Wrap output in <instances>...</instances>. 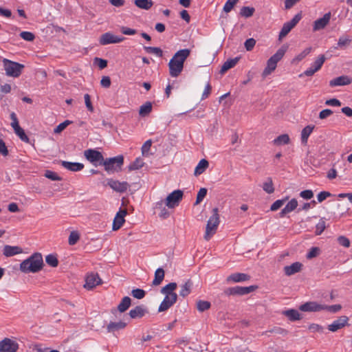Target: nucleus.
I'll list each match as a JSON object with an SVG mask.
<instances>
[{"instance_id": "obj_1", "label": "nucleus", "mask_w": 352, "mask_h": 352, "mask_svg": "<svg viewBox=\"0 0 352 352\" xmlns=\"http://www.w3.org/2000/svg\"><path fill=\"white\" fill-rule=\"evenodd\" d=\"M190 54V50L189 49H183L177 51L174 54L168 63L170 76L175 78L179 76L183 71L184 63Z\"/></svg>"}, {"instance_id": "obj_2", "label": "nucleus", "mask_w": 352, "mask_h": 352, "mask_svg": "<svg viewBox=\"0 0 352 352\" xmlns=\"http://www.w3.org/2000/svg\"><path fill=\"white\" fill-rule=\"evenodd\" d=\"M43 265V260L41 253H34L20 264V270L24 273H36L40 271Z\"/></svg>"}, {"instance_id": "obj_3", "label": "nucleus", "mask_w": 352, "mask_h": 352, "mask_svg": "<svg viewBox=\"0 0 352 352\" xmlns=\"http://www.w3.org/2000/svg\"><path fill=\"white\" fill-rule=\"evenodd\" d=\"M287 47H281L267 61V66L263 72L262 76L266 77L274 72L277 66V63L284 56Z\"/></svg>"}, {"instance_id": "obj_4", "label": "nucleus", "mask_w": 352, "mask_h": 352, "mask_svg": "<svg viewBox=\"0 0 352 352\" xmlns=\"http://www.w3.org/2000/svg\"><path fill=\"white\" fill-rule=\"evenodd\" d=\"M124 164V157L118 155L113 157L104 159L102 165L104 166V170L109 174L118 172Z\"/></svg>"}, {"instance_id": "obj_5", "label": "nucleus", "mask_w": 352, "mask_h": 352, "mask_svg": "<svg viewBox=\"0 0 352 352\" xmlns=\"http://www.w3.org/2000/svg\"><path fill=\"white\" fill-rule=\"evenodd\" d=\"M219 222V210L217 208H214L212 210V215L210 217L206 224L204 235V239L208 241L211 236L216 232Z\"/></svg>"}, {"instance_id": "obj_6", "label": "nucleus", "mask_w": 352, "mask_h": 352, "mask_svg": "<svg viewBox=\"0 0 352 352\" xmlns=\"http://www.w3.org/2000/svg\"><path fill=\"white\" fill-rule=\"evenodd\" d=\"M3 64L6 75L14 78L19 77L24 68L23 64L10 60L7 58L3 59Z\"/></svg>"}, {"instance_id": "obj_7", "label": "nucleus", "mask_w": 352, "mask_h": 352, "mask_svg": "<svg viewBox=\"0 0 352 352\" xmlns=\"http://www.w3.org/2000/svg\"><path fill=\"white\" fill-rule=\"evenodd\" d=\"M257 286L251 285L249 287L236 286L227 288L224 292L227 296H243L254 292Z\"/></svg>"}, {"instance_id": "obj_8", "label": "nucleus", "mask_w": 352, "mask_h": 352, "mask_svg": "<svg viewBox=\"0 0 352 352\" xmlns=\"http://www.w3.org/2000/svg\"><path fill=\"white\" fill-rule=\"evenodd\" d=\"M301 18V14L298 13L296 14L292 20L285 23L279 33L278 39L281 40L283 38L285 37L288 33L297 25Z\"/></svg>"}, {"instance_id": "obj_9", "label": "nucleus", "mask_w": 352, "mask_h": 352, "mask_svg": "<svg viewBox=\"0 0 352 352\" xmlns=\"http://www.w3.org/2000/svg\"><path fill=\"white\" fill-rule=\"evenodd\" d=\"M84 155L88 161L95 166H97L98 164L102 165L104 160L102 153L95 149L89 148L85 150L84 151Z\"/></svg>"}, {"instance_id": "obj_10", "label": "nucleus", "mask_w": 352, "mask_h": 352, "mask_svg": "<svg viewBox=\"0 0 352 352\" xmlns=\"http://www.w3.org/2000/svg\"><path fill=\"white\" fill-rule=\"evenodd\" d=\"M182 197L183 191L175 190L167 196L165 200V205L169 208H173L179 205Z\"/></svg>"}, {"instance_id": "obj_11", "label": "nucleus", "mask_w": 352, "mask_h": 352, "mask_svg": "<svg viewBox=\"0 0 352 352\" xmlns=\"http://www.w3.org/2000/svg\"><path fill=\"white\" fill-rule=\"evenodd\" d=\"M125 39L123 36H118L111 32H106L102 34L99 38V43L102 45H107L112 43H119Z\"/></svg>"}, {"instance_id": "obj_12", "label": "nucleus", "mask_w": 352, "mask_h": 352, "mask_svg": "<svg viewBox=\"0 0 352 352\" xmlns=\"http://www.w3.org/2000/svg\"><path fill=\"white\" fill-rule=\"evenodd\" d=\"M349 318L346 316H342L337 320H335L331 324H329L327 329L331 332H336L339 329L349 326Z\"/></svg>"}, {"instance_id": "obj_13", "label": "nucleus", "mask_w": 352, "mask_h": 352, "mask_svg": "<svg viewBox=\"0 0 352 352\" xmlns=\"http://www.w3.org/2000/svg\"><path fill=\"white\" fill-rule=\"evenodd\" d=\"M19 344L10 338H5L0 342V352H16Z\"/></svg>"}, {"instance_id": "obj_14", "label": "nucleus", "mask_w": 352, "mask_h": 352, "mask_svg": "<svg viewBox=\"0 0 352 352\" xmlns=\"http://www.w3.org/2000/svg\"><path fill=\"white\" fill-rule=\"evenodd\" d=\"M324 61V56L323 54L319 56V57L311 64V67L304 72V75L307 76H313L322 67Z\"/></svg>"}, {"instance_id": "obj_15", "label": "nucleus", "mask_w": 352, "mask_h": 352, "mask_svg": "<svg viewBox=\"0 0 352 352\" xmlns=\"http://www.w3.org/2000/svg\"><path fill=\"white\" fill-rule=\"evenodd\" d=\"M107 185L113 190L118 192H124L127 190L129 184L126 182H120L113 179L107 180Z\"/></svg>"}, {"instance_id": "obj_16", "label": "nucleus", "mask_w": 352, "mask_h": 352, "mask_svg": "<svg viewBox=\"0 0 352 352\" xmlns=\"http://www.w3.org/2000/svg\"><path fill=\"white\" fill-rule=\"evenodd\" d=\"M177 300V295L165 296L164 300L160 303L158 311L162 312L168 310L171 307Z\"/></svg>"}, {"instance_id": "obj_17", "label": "nucleus", "mask_w": 352, "mask_h": 352, "mask_svg": "<svg viewBox=\"0 0 352 352\" xmlns=\"http://www.w3.org/2000/svg\"><path fill=\"white\" fill-rule=\"evenodd\" d=\"M101 283V279L98 274L91 273L88 274L85 278V288L87 289H92L96 286Z\"/></svg>"}, {"instance_id": "obj_18", "label": "nucleus", "mask_w": 352, "mask_h": 352, "mask_svg": "<svg viewBox=\"0 0 352 352\" xmlns=\"http://www.w3.org/2000/svg\"><path fill=\"white\" fill-rule=\"evenodd\" d=\"M331 19V12H327L324 14L322 18L318 19L314 22L313 31L316 32L324 29L329 23Z\"/></svg>"}, {"instance_id": "obj_19", "label": "nucleus", "mask_w": 352, "mask_h": 352, "mask_svg": "<svg viewBox=\"0 0 352 352\" xmlns=\"http://www.w3.org/2000/svg\"><path fill=\"white\" fill-rule=\"evenodd\" d=\"M127 214V211L125 209H120V210L117 212L113 222L112 230H119L123 223H124V217Z\"/></svg>"}, {"instance_id": "obj_20", "label": "nucleus", "mask_w": 352, "mask_h": 352, "mask_svg": "<svg viewBox=\"0 0 352 352\" xmlns=\"http://www.w3.org/2000/svg\"><path fill=\"white\" fill-rule=\"evenodd\" d=\"M322 305L318 304L314 301L307 302L299 307V309L302 311H320L322 310Z\"/></svg>"}, {"instance_id": "obj_21", "label": "nucleus", "mask_w": 352, "mask_h": 352, "mask_svg": "<svg viewBox=\"0 0 352 352\" xmlns=\"http://www.w3.org/2000/svg\"><path fill=\"white\" fill-rule=\"evenodd\" d=\"M352 79L348 76H340L329 81V85L331 87L338 86H344L351 84Z\"/></svg>"}, {"instance_id": "obj_22", "label": "nucleus", "mask_w": 352, "mask_h": 352, "mask_svg": "<svg viewBox=\"0 0 352 352\" xmlns=\"http://www.w3.org/2000/svg\"><path fill=\"white\" fill-rule=\"evenodd\" d=\"M148 310L144 305H138L130 310L129 314L131 318L136 319L142 318Z\"/></svg>"}, {"instance_id": "obj_23", "label": "nucleus", "mask_w": 352, "mask_h": 352, "mask_svg": "<svg viewBox=\"0 0 352 352\" xmlns=\"http://www.w3.org/2000/svg\"><path fill=\"white\" fill-rule=\"evenodd\" d=\"M250 279V276L245 273H234L227 277V282L240 283L248 281Z\"/></svg>"}, {"instance_id": "obj_24", "label": "nucleus", "mask_w": 352, "mask_h": 352, "mask_svg": "<svg viewBox=\"0 0 352 352\" xmlns=\"http://www.w3.org/2000/svg\"><path fill=\"white\" fill-rule=\"evenodd\" d=\"M60 164L63 167L73 172L80 171L84 168V164L79 162L61 161Z\"/></svg>"}, {"instance_id": "obj_25", "label": "nucleus", "mask_w": 352, "mask_h": 352, "mask_svg": "<svg viewBox=\"0 0 352 352\" xmlns=\"http://www.w3.org/2000/svg\"><path fill=\"white\" fill-rule=\"evenodd\" d=\"M302 265L299 262H295L290 265H286L284 267V272L287 276H292L302 269Z\"/></svg>"}, {"instance_id": "obj_26", "label": "nucleus", "mask_w": 352, "mask_h": 352, "mask_svg": "<svg viewBox=\"0 0 352 352\" xmlns=\"http://www.w3.org/2000/svg\"><path fill=\"white\" fill-rule=\"evenodd\" d=\"M3 254L7 257H10L23 252L21 248L19 246H11L8 245H6L3 247Z\"/></svg>"}, {"instance_id": "obj_27", "label": "nucleus", "mask_w": 352, "mask_h": 352, "mask_svg": "<svg viewBox=\"0 0 352 352\" xmlns=\"http://www.w3.org/2000/svg\"><path fill=\"white\" fill-rule=\"evenodd\" d=\"M126 326V323L122 321L110 322L107 326V330L109 333H113L116 331L124 329Z\"/></svg>"}, {"instance_id": "obj_28", "label": "nucleus", "mask_w": 352, "mask_h": 352, "mask_svg": "<svg viewBox=\"0 0 352 352\" xmlns=\"http://www.w3.org/2000/svg\"><path fill=\"white\" fill-rule=\"evenodd\" d=\"M180 287L181 289L179 291V296L185 298L191 292L192 282L190 280H188L184 284H182Z\"/></svg>"}, {"instance_id": "obj_29", "label": "nucleus", "mask_w": 352, "mask_h": 352, "mask_svg": "<svg viewBox=\"0 0 352 352\" xmlns=\"http://www.w3.org/2000/svg\"><path fill=\"white\" fill-rule=\"evenodd\" d=\"M239 60V57L228 59L222 65L220 72L224 74L228 69L234 67Z\"/></svg>"}, {"instance_id": "obj_30", "label": "nucleus", "mask_w": 352, "mask_h": 352, "mask_svg": "<svg viewBox=\"0 0 352 352\" xmlns=\"http://www.w3.org/2000/svg\"><path fill=\"white\" fill-rule=\"evenodd\" d=\"M177 285L176 283H170L163 287L161 289L160 292L166 296H171V295H177L174 291L177 289Z\"/></svg>"}, {"instance_id": "obj_31", "label": "nucleus", "mask_w": 352, "mask_h": 352, "mask_svg": "<svg viewBox=\"0 0 352 352\" xmlns=\"http://www.w3.org/2000/svg\"><path fill=\"white\" fill-rule=\"evenodd\" d=\"M283 315L287 316L291 321L300 320L302 317L300 313L294 309L285 310L283 312Z\"/></svg>"}, {"instance_id": "obj_32", "label": "nucleus", "mask_w": 352, "mask_h": 352, "mask_svg": "<svg viewBox=\"0 0 352 352\" xmlns=\"http://www.w3.org/2000/svg\"><path fill=\"white\" fill-rule=\"evenodd\" d=\"M164 270L162 267H159L155 272V278L152 282L154 286L160 285L164 278Z\"/></svg>"}, {"instance_id": "obj_33", "label": "nucleus", "mask_w": 352, "mask_h": 352, "mask_svg": "<svg viewBox=\"0 0 352 352\" xmlns=\"http://www.w3.org/2000/svg\"><path fill=\"white\" fill-rule=\"evenodd\" d=\"M314 125H307L301 131V142L307 144L308 138L314 129Z\"/></svg>"}, {"instance_id": "obj_34", "label": "nucleus", "mask_w": 352, "mask_h": 352, "mask_svg": "<svg viewBox=\"0 0 352 352\" xmlns=\"http://www.w3.org/2000/svg\"><path fill=\"white\" fill-rule=\"evenodd\" d=\"M209 163L206 159H202L199 161L197 166L195 167L194 174L197 176L202 174L206 169L208 167Z\"/></svg>"}, {"instance_id": "obj_35", "label": "nucleus", "mask_w": 352, "mask_h": 352, "mask_svg": "<svg viewBox=\"0 0 352 352\" xmlns=\"http://www.w3.org/2000/svg\"><path fill=\"white\" fill-rule=\"evenodd\" d=\"M134 4L140 9L148 10L153 6L152 0H134Z\"/></svg>"}, {"instance_id": "obj_36", "label": "nucleus", "mask_w": 352, "mask_h": 352, "mask_svg": "<svg viewBox=\"0 0 352 352\" xmlns=\"http://www.w3.org/2000/svg\"><path fill=\"white\" fill-rule=\"evenodd\" d=\"M131 300L129 296H124L120 304L118 305V310L120 313L126 311L130 307Z\"/></svg>"}, {"instance_id": "obj_37", "label": "nucleus", "mask_w": 352, "mask_h": 352, "mask_svg": "<svg viewBox=\"0 0 352 352\" xmlns=\"http://www.w3.org/2000/svg\"><path fill=\"white\" fill-rule=\"evenodd\" d=\"M289 140L290 139L287 134H282L275 138L273 140V143L276 146H281L289 144Z\"/></svg>"}, {"instance_id": "obj_38", "label": "nucleus", "mask_w": 352, "mask_h": 352, "mask_svg": "<svg viewBox=\"0 0 352 352\" xmlns=\"http://www.w3.org/2000/svg\"><path fill=\"white\" fill-rule=\"evenodd\" d=\"M152 111V104L151 102H146L140 107L139 114L142 116H146Z\"/></svg>"}, {"instance_id": "obj_39", "label": "nucleus", "mask_w": 352, "mask_h": 352, "mask_svg": "<svg viewBox=\"0 0 352 352\" xmlns=\"http://www.w3.org/2000/svg\"><path fill=\"white\" fill-rule=\"evenodd\" d=\"M144 163L143 160L140 157H138L135 159L134 162H133L128 166L129 170H135L141 168L144 166Z\"/></svg>"}, {"instance_id": "obj_40", "label": "nucleus", "mask_w": 352, "mask_h": 352, "mask_svg": "<svg viewBox=\"0 0 352 352\" xmlns=\"http://www.w3.org/2000/svg\"><path fill=\"white\" fill-rule=\"evenodd\" d=\"M254 11L255 10L252 7L243 6L241 8L239 14L243 17L248 18L253 15Z\"/></svg>"}, {"instance_id": "obj_41", "label": "nucleus", "mask_w": 352, "mask_h": 352, "mask_svg": "<svg viewBox=\"0 0 352 352\" xmlns=\"http://www.w3.org/2000/svg\"><path fill=\"white\" fill-rule=\"evenodd\" d=\"M45 261L47 265L53 267H57L58 265V261L55 254H50L46 256Z\"/></svg>"}, {"instance_id": "obj_42", "label": "nucleus", "mask_w": 352, "mask_h": 352, "mask_svg": "<svg viewBox=\"0 0 352 352\" xmlns=\"http://www.w3.org/2000/svg\"><path fill=\"white\" fill-rule=\"evenodd\" d=\"M263 189L267 193L271 194L274 191L272 180L270 177H268L267 181L263 184Z\"/></svg>"}, {"instance_id": "obj_43", "label": "nucleus", "mask_w": 352, "mask_h": 352, "mask_svg": "<svg viewBox=\"0 0 352 352\" xmlns=\"http://www.w3.org/2000/svg\"><path fill=\"white\" fill-rule=\"evenodd\" d=\"M210 306V302L206 300H199L197 302V308L200 312H203L209 309Z\"/></svg>"}, {"instance_id": "obj_44", "label": "nucleus", "mask_w": 352, "mask_h": 352, "mask_svg": "<svg viewBox=\"0 0 352 352\" xmlns=\"http://www.w3.org/2000/svg\"><path fill=\"white\" fill-rule=\"evenodd\" d=\"M144 50L149 54H154L158 57H162L163 56L162 50L157 47H144Z\"/></svg>"}, {"instance_id": "obj_45", "label": "nucleus", "mask_w": 352, "mask_h": 352, "mask_svg": "<svg viewBox=\"0 0 352 352\" xmlns=\"http://www.w3.org/2000/svg\"><path fill=\"white\" fill-rule=\"evenodd\" d=\"M289 199V197H286L284 199H278L275 201L272 205L270 207V210L272 211H276L278 210L280 207L283 206V205L285 203L286 201H287Z\"/></svg>"}, {"instance_id": "obj_46", "label": "nucleus", "mask_w": 352, "mask_h": 352, "mask_svg": "<svg viewBox=\"0 0 352 352\" xmlns=\"http://www.w3.org/2000/svg\"><path fill=\"white\" fill-rule=\"evenodd\" d=\"M298 206V201L296 199H291L284 207L286 211L289 213L296 209Z\"/></svg>"}, {"instance_id": "obj_47", "label": "nucleus", "mask_w": 352, "mask_h": 352, "mask_svg": "<svg viewBox=\"0 0 352 352\" xmlns=\"http://www.w3.org/2000/svg\"><path fill=\"white\" fill-rule=\"evenodd\" d=\"M326 228V223L323 218L320 219L316 226V235H320Z\"/></svg>"}, {"instance_id": "obj_48", "label": "nucleus", "mask_w": 352, "mask_h": 352, "mask_svg": "<svg viewBox=\"0 0 352 352\" xmlns=\"http://www.w3.org/2000/svg\"><path fill=\"white\" fill-rule=\"evenodd\" d=\"M79 239L80 235L78 232L76 231H72L70 232V234L69 236L68 243L70 245H74L78 242Z\"/></svg>"}, {"instance_id": "obj_49", "label": "nucleus", "mask_w": 352, "mask_h": 352, "mask_svg": "<svg viewBox=\"0 0 352 352\" xmlns=\"http://www.w3.org/2000/svg\"><path fill=\"white\" fill-rule=\"evenodd\" d=\"M351 39L348 36H342L339 38L338 45L340 47H344L350 44Z\"/></svg>"}, {"instance_id": "obj_50", "label": "nucleus", "mask_w": 352, "mask_h": 352, "mask_svg": "<svg viewBox=\"0 0 352 352\" xmlns=\"http://www.w3.org/2000/svg\"><path fill=\"white\" fill-rule=\"evenodd\" d=\"M322 307H323L322 310H327L331 313H337L342 309V306L340 305H322Z\"/></svg>"}, {"instance_id": "obj_51", "label": "nucleus", "mask_w": 352, "mask_h": 352, "mask_svg": "<svg viewBox=\"0 0 352 352\" xmlns=\"http://www.w3.org/2000/svg\"><path fill=\"white\" fill-rule=\"evenodd\" d=\"M14 133L19 137V138L25 142H29L30 139L28 135L25 133L24 130L20 126L14 131Z\"/></svg>"}, {"instance_id": "obj_52", "label": "nucleus", "mask_w": 352, "mask_h": 352, "mask_svg": "<svg viewBox=\"0 0 352 352\" xmlns=\"http://www.w3.org/2000/svg\"><path fill=\"white\" fill-rule=\"evenodd\" d=\"M131 294L134 298L137 299H142L145 296L146 292L142 289L137 288L131 291Z\"/></svg>"}, {"instance_id": "obj_53", "label": "nucleus", "mask_w": 352, "mask_h": 352, "mask_svg": "<svg viewBox=\"0 0 352 352\" xmlns=\"http://www.w3.org/2000/svg\"><path fill=\"white\" fill-rule=\"evenodd\" d=\"M237 2V0H227L223 8V11L226 13L230 12Z\"/></svg>"}, {"instance_id": "obj_54", "label": "nucleus", "mask_w": 352, "mask_h": 352, "mask_svg": "<svg viewBox=\"0 0 352 352\" xmlns=\"http://www.w3.org/2000/svg\"><path fill=\"white\" fill-rule=\"evenodd\" d=\"M206 194H207L206 188H200V190H199L197 195L195 204H199V203H201L203 201V199H204V197L206 196Z\"/></svg>"}, {"instance_id": "obj_55", "label": "nucleus", "mask_w": 352, "mask_h": 352, "mask_svg": "<svg viewBox=\"0 0 352 352\" xmlns=\"http://www.w3.org/2000/svg\"><path fill=\"white\" fill-rule=\"evenodd\" d=\"M72 122L70 120H65L63 122L59 124L54 129V132L55 133H59L62 132L69 124H70Z\"/></svg>"}, {"instance_id": "obj_56", "label": "nucleus", "mask_w": 352, "mask_h": 352, "mask_svg": "<svg viewBox=\"0 0 352 352\" xmlns=\"http://www.w3.org/2000/svg\"><path fill=\"white\" fill-rule=\"evenodd\" d=\"M45 176L52 180V181H60L61 177H59L56 173L52 171V170H46L45 173Z\"/></svg>"}, {"instance_id": "obj_57", "label": "nucleus", "mask_w": 352, "mask_h": 352, "mask_svg": "<svg viewBox=\"0 0 352 352\" xmlns=\"http://www.w3.org/2000/svg\"><path fill=\"white\" fill-rule=\"evenodd\" d=\"M20 36L27 41H32L35 38V36L33 33L27 31L21 32Z\"/></svg>"}, {"instance_id": "obj_58", "label": "nucleus", "mask_w": 352, "mask_h": 352, "mask_svg": "<svg viewBox=\"0 0 352 352\" xmlns=\"http://www.w3.org/2000/svg\"><path fill=\"white\" fill-rule=\"evenodd\" d=\"M309 330L311 332L323 333L324 327L318 324L312 323L309 324Z\"/></svg>"}, {"instance_id": "obj_59", "label": "nucleus", "mask_w": 352, "mask_h": 352, "mask_svg": "<svg viewBox=\"0 0 352 352\" xmlns=\"http://www.w3.org/2000/svg\"><path fill=\"white\" fill-rule=\"evenodd\" d=\"M320 252V249L317 247H313L310 249L309 252L307 254V258L311 259L316 257Z\"/></svg>"}, {"instance_id": "obj_60", "label": "nucleus", "mask_w": 352, "mask_h": 352, "mask_svg": "<svg viewBox=\"0 0 352 352\" xmlns=\"http://www.w3.org/2000/svg\"><path fill=\"white\" fill-rule=\"evenodd\" d=\"M338 242L340 245L344 248H349L350 246L349 239L344 236H340L338 238Z\"/></svg>"}, {"instance_id": "obj_61", "label": "nucleus", "mask_w": 352, "mask_h": 352, "mask_svg": "<svg viewBox=\"0 0 352 352\" xmlns=\"http://www.w3.org/2000/svg\"><path fill=\"white\" fill-rule=\"evenodd\" d=\"M151 144H152L151 140H148L144 143V144L142 146V153L143 155H145L148 153V151L151 148Z\"/></svg>"}, {"instance_id": "obj_62", "label": "nucleus", "mask_w": 352, "mask_h": 352, "mask_svg": "<svg viewBox=\"0 0 352 352\" xmlns=\"http://www.w3.org/2000/svg\"><path fill=\"white\" fill-rule=\"evenodd\" d=\"M256 44V41L251 38L245 41L244 45L247 51H251Z\"/></svg>"}, {"instance_id": "obj_63", "label": "nucleus", "mask_w": 352, "mask_h": 352, "mask_svg": "<svg viewBox=\"0 0 352 352\" xmlns=\"http://www.w3.org/2000/svg\"><path fill=\"white\" fill-rule=\"evenodd\" d=\"M331 196V194L329 192L327 191H322L319 192L317 195V199L318 202H322L324 200H325L327 197H329Z\"/></svg>"}, {"instance_id": "obj_64", "label": "nucleus", "mask_w": 352, "mask_h": 352, "mask_svg": "<svg viewBox=\"0 0 352 352\" xmlns=\"http://www.w3.org/2000/svg\"><path fill=\"white\" fill-rule=\"evenodd\" d=\"M300 196L305 199H310L314 197V192L311 190H305L300 192Z\"/></svg>"}]
</instances>
